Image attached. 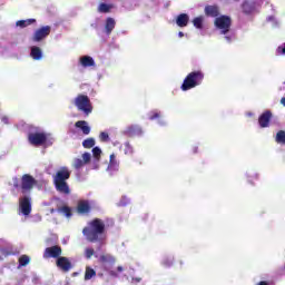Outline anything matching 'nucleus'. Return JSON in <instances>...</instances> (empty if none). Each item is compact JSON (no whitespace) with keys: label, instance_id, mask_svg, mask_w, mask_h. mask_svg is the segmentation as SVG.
Segmentation results:
<instances>
[{"label":"nucleus","instance_id":"9d476101","mask_svg":"<svg viewBox=\"0 0 285 285\" xmlns=\"http://www.w3.org/2000/svg\"><path fill=\"white\" fill-rule=\"evenodd\" d=\"M56 266H58L62 273H68L72 269V263L67 257H58Z\"/></svg>","mask_w":285,"mask_h":285},{"label":"nucleus","instance_id":"a19ab883","mask_svg":"<svg viewBox=\"0 0 285 285\" xmlns=\"http://www.w3.org/2000/svg\"><path fill=\"white\" fill-rule=\"evenodd\" d=\"M131 282H132V284H138V283L141 282V278L140 277H132Z\"/></svg>","mask_w":285,"mask_h":285},{"label":"nucleus","instance_id":"37998d69","mask_svg":"<svg viewBox=\"0 0 285 285\" xmlns=\"http://www.w3.org/2000/svg\"><path fill=\"white\" fill-rule=\"evenodd\" d=\"M257 285H268V283L263 281V282H259Z\"/></svg>","mask_w":285,"mask_h":285},{"label":"nucleus","instance_id":"f704fd0d","mask_svg":"<svg viewBox=\"0 0 285 285\" xmlns=\"http://www.w3.org/2000/svg\"><path fill=\"white\" fill-rule=\"evenodd\" d=\"M111 168H116L117 167V159H116V155L115 154H110V163H109Z\"/></svg>","mask_w":285,"mask_h":285},{"label":"nucleus","instance_id":"ddd939ff","mask_svg":"<svg viewBox=\"0 0 285 285\" xmlns=\"http://www.w3.org/2000/svg\"><path fill=\"white\" fill-rule=\"evenodd\" d=\"M142 131L141 128L138 125H130L125 130V135L128 137H137L141 136Z\"/></svg>","mask_w":285,"mask_h":285},{"label":"nucleus","instance_id":"8fccbe9b","mask_svg":"<svg viewBox=\"0 0 285 285\" xmlns=\"http://www.w3.org/2000/svg\"><path fill=\"white\" fill-rule=\"evenodd\" d=\"M50 213H55V209L50 210Z\"/></svg>","mask_w":285,"mask_h":285},{"label":"nucleus","instance_id":"bb28decb","mask_svg":"<svg viewBox=\"0 0 285 285\" xmlns=\"http://www.w3.org/2000/svg\"><path fill=\"white\" fill-rule=\"evenodd\" d=\"M275 142L278 145H282V146L285 145V131L284 130L276 132Z\"/></svg>","mask_w":285,"mask_h":285},{"label":"nucleus","instance_id":"aec40b11","mask_svg":"<svg viewBox=\"0 0 285 285\" xmlns=\"http://www.w3.org/2000/svg\"><path fill=\"white\" fill-rule=\"evenodd\" d=\"M115 26H117V22L112 18H107L105 30L107 35H110L112 30H115Z\"/></svg>","mask_w":285,"mask_h":285},{"label":"nucleus","instance_id":"cd10ccee","mask_svg":"<svg viewBox=\"0 0 285 285\" xmlns=\"http://www.w3.org/2000/svg\"><path fill=\"white\" fill-rule=\"evenodd\" d=\"M96 140L95 138H86V140L82 141V147L86 149H91L95 147Z\"/></svg>","mask_w":285,"mask_h":285},{"label":"nucleus","instance_id":"6ab92c4d","mask_svg":"<svg viewBox=\"0 0 285 285\" xmlns=\"http://www.w3.org/2000/svg\"><path fill=\"white\" fill-rule=\"evenodd\" d=\"M115 8L114 4H108L106 2H101L98 6V12L102 13V14H108V12H110V10H112Z\"/></svg>","mask_w":285,"mask_h":285},{"label":"nucleus","instance_id":"ea45409f","mask_svg":"<svg viewBox=\"0 0 285 285\" xmlns=\"http://www.w3.org/2000/svg\"><path fill=\"white\" fill-rule=\"evenodd\" d=\"M6 244V240L0 239V252L4 253L6 248H3V245Z\"/></svg>","mask_w":285,"mask_h":285},{"label":"nucleus","instance_id":"72a5a7b5","mask_svg":"<svg viewBox=\"0 0 285 285\" xmlns=\"http://www.w3.org/2000/svg\"><path fill=\"white\" fill-rule=\"evenodd\" d=\"M159 117H161V114H159L158 111H153L149 116V120L155 121V120L159 119Z\"/></svg>","mask_w":285,"mask_h":285},{"label":"nucleus","instance_id":"e433bc0d","mask_svg":"<svg viewBox=\"0 0 285 285\" xmlns=\"http://www.w3.org/2000/svg\"><path fill=\"white\" fill-rule=\"evenodd\" d=\"M81 160L85 161V163L91 161V154H89V153H83Z\"/></svg>","mask_w":285,"mask_h":285},{"label":"nucleus","instance_id":"79ce46f5","mask_svg":"<svg viewBox=\"0 0 285 285\" xmlns=\"http://www.w3.org/2000/svg\"><path fill=\"white\" fill-rule=\"evenodd\" d=\"M42 40H43L42 37H35V38H33V41H35V42H40V41H42Z\"/></svg>","mask_w":285,"mask_h":285},{"label":"nucleus","instance_id":"c9c22d12","mask_svg":"<svg viewBox=\"0 0 285 285\" xmlns=\"http://www.w3.org/2000/svg\"><path fill=\"white\" fill-rule=\"evenodd\" d=\"M99 140H101V142H107L108 141V134L107 132H99Z\"/></svg>","mask_w":285,"mask_h":285},{"label":"nucleus","instance_id":"2f4dec72","mask_svg":"<svg viewBox=\"0 0 285 285\" xmlns=\"http://www.w3.org/2000/svg\"><path fill=\"white\" fill-rule=\"evenodd\" d=\"M101 149L99 147L92 148V157L96 158V160H100Z\"/></svg>","mask_w":285,"mask_h":285},{"label":"nucleus","instance_id":"1a4fd4ad","mask_svg":"<svg viewBox=\"0 0 285 285\" xmlns=\"http://www.w3.org/2000/svg\"><path fill=\"white\" fill-rule=\"evenodd\" d=\"M19 209L21 210L22 215L29 216L31 214V197L23 196L19 198Z\"/></svg>","mask_w":285,"mask_h":285},{"label":"nucleus","instance_id":"4468645a","mask_svg":"<svg viewBox=\"0 0 285 285\" xmlns=\"http://www.w3.org/2000/svg\"><path fill=\"white\" fill-rule=\"evenodd\" d=\"M188 21H190L188 13H180L176 18V26H178V28H186V26H188Z\"/></svg>","mask_w":285,"mask_h":285},{"label":"nucleus","instance_id":"0eeeda50","mask_svg":"<svg viewBox=\"0 0 285 285\" xmlns=\"http://www.w3.org/2000/svg\"><path fill=\"white\" fill-rule=\"evenodd\" d=\"M28 142L35 147L43 146L47 142V135L46 132H29Z\"/></svg>","mask_w":285,"mask_h":285},{"label":"nucleus","instance_id":"412c9836","mask_svg":"<svg viewBox=\"0 0 285 285\" xmlns=\"http://www.w3.org/2000/svg\"><path fill=\"white\" fill-rule=\"evenodd\" d=\"M52 28L50 26H45L36 31L35 37H48L50 35Z\"/></svg>","mask_w":285,"mask_h":285},{"label":"nucleus","instance_id":"09e8293b","mask_svg":"<svg viewBox=\"0 0 285 285\" xmlns=\"http://www.w3.org/2000/svg\"><path fill=\"white\" fill-rule=\"evenodd\" d=\"M179 37H184V33H183V32H179Z\"/></svg>","mask_w":285,"mask_h":285},{"label":"nucleus","instance_id":"dca6fc26","mask_svg":"<svg viewBox=\"0 0 285 285\" xmlns=\"http://www.w3.org/2000/svg\"><path fill=\"white\" fill-rule=\"evenodd\" d=\"M75 128L82 130V134L86 136L91 132V127L88 126V121L79 120L75 122Z\"/></svg>","mask_w":285,"mask_h":285},{"label":"nucleus","instance_id":"7c9ffc66","mask_svg":"<svg viewBox=\"0 0 285 285\" xmlns=\"http://www.w3.org/2000/svg\"><path fill=\"white\" fill-rule=\"evenodd\" d=\"M94 255H95V249L92 248H86V250L83 252V256L86 257V259H91Z\"/></svg>","mask_w":285,"mask_h":285},{"label":"nucleus","instance_id":"a878e982","mask_svg":"<svg viewBox=\"0 0 285 285\" xmlns=\"http://www.w3.org/2000/svg\"><path fill=\"white\" fill-rule=\"evenodd\" d=\"M242 10H243L244 14H253L255 7H253V4H250V2H244L242 6Z\"/></svg>","mask_w":285,"mask_h":285},{"label":"nucleus","instance_id":"b1692460","mask_svg":"<svg viewBox=\"0 0 285 285\" xmlns=\"http://www.w3.org/2000/svg\"><path fill=\"white\" fill-rule=\"evenodd\" d=\"M57 212L59 214L65 215L67 218H71L72 217V208H70L68 206L59 207Z\"/></svg>","mask_w":285,"mask_h":285},{"label":"nucleus","instance_id":"f257e3e1","mask_svg":"<svg viewBox=\"0 0 285 285\" xmlns=\"http://www.w3.org/2000/svg\"><path fill=\"white\" fill-rule=\"evenodd\" d=\"M82 235L91 244H104L105 222L100 218L92 219L83 227Z\"/></svg>","mask_w":285,"mask_h":285},{"label":"nucleus","instance_id":"5701e85b","mask_svg":"<svg viewBox=\"0 0 285 285\" xmlns=\"http://www.w3.org/2000/svg\"><path fill=\"white\" fill-rule=\"evenodd\" d=\"M97 276V272L91 267H86V272L83 274V281H91Z\"/></svg>","mask_w":285,"mask_h":285},{"label":"nucleus","instance_id":"9b49d317","mask_svg":"<svg viewBox=\"0 0 285 285\" xmlns=\"http://www.w3.org/2000/svg\"><path fill=\"white\" fill-rule=\"evenodd\" d=\"M271 120H272V111L269 110L264 111L258 119L259 127L263 129L268 128Z\"/></svg>","mask_w":285,"mask_h":285},{"label":"nucleus","instance_id":"7ed1b4c3","mask_svg":"<svg viewBox=\"0 0 285 285\" xmlns=\"http://www.w3.org/2000/svg\"><path fill=\"white\" fill-rule=\"evenodd\" d=\"M204 81V72L203 71H193L187 75L186 79H184V82H181V91H187L193 88H196L197 86H200Z\"/></svg>","mask_w":285,"mask_h":285},{"label":"nucleus","instance_id":"c756f323","mask_svg":"<svg viewBox=\"0 0 285 285\" xmlns=\"http://www.w3.org/2000/svg\"><path fill=\"white\" fill-rule=\"evenodd\" d=\"M28 264H30V257L27 255L19 257V266H26Z\"/></svg>","mask_w":285,"mask_h":285},{"label":"nucleus","instance_id":"a211bd4d","mask_svg":"<svg viewBox=\"0 0 285 285\" xmlns=\"http://www.w3.org/2000/svg\"><path fill=\"white\" fill-rule=\"evenodd\" d=\"M80 66L83 68L95 67V60L89 56L80 57Z\"/></svg>","mask_w":285,"mask_h":285},{"label":"nucleus","instance_id":"4c0bfd02","mask_svg":"<svg viewBox=\"0 0 285 285\" xmlns=\"http://www.w3.org/2000/svg\"><path fill=\"white\" fill-rule=\"evenodd\" d=\"M278 55L285 56V43L276 49Z\"/></svg>","mask_w":285,"mask_h":285},{"label":"nucleus","instance_id":"de8ad7c7","mask_svg":"<svg viewBox=\"0 0 285 285\" xmlns=\"http://www.w3.org/2000/svg\"><path fill=\"white\" fill-rule=\"evenodd\" d=\"M3 122L7 124V117H3Z\"/></svg>","mask_w":285,"mask_h":285},{"label":"nucleus","instance_id":"f3484780","mask_svg":"<svg viewBox=\"0 0 285 285\" xmlns=\"http://www.w3.org/2000/svg\"><path fill=\"white\" fill-rule=\"evenodd\" d=\"M29 56L35 60V61H39L40 59H42V50L39 47H31V52L29 53Z\"/></svg>","mask_w":285,"mask_h":285},{"label":"nucleus","instance_id":"6e6552de","mask_svg":"<svg viewBox=\"0 0 285 285\" xmlns=\"http://www.w3.org/2000/svg\"><path fill=\"white\" fill-rule=\"evenodd\" d=\"M63 249L59 245H53L52 247H47L43 252V259H59Z\"/></svg>","mask_w":285,"mask_h":285},{"label":"nucleus","instance_id":"39448f33","mask_svg":"<svg viewBox=\"0 0 285 285\" xmlns=\"http://www.w3.org/2000/svg\"><path fill=\"white\" fill-rule=\"evenodd\" d=\"M37 186V179L30 174H24L21 176V184L13 183L16 189H21L22 195L30 193L33 187Z\"/></svg>","mask_w":285,"mask_h":285},{"label":"nucleus","instance_id":"a18cd8bd","mask_svg":"<svg viewBox=\"0 0 285 285\" xmlns=\"http://www.w3.org/2000/svg\"><path fill=\"white\" fill-rule=\"evenodd\" d=\"M281 104H282V106L285 107V98H282V99H281Z\"/></svg>","mask_w":285,"mask_h":285},{"label":"nucleus","instance_id":"20e7f679","mask_svg":"<svg viewBox=\"0 0 285 285\" xmlns=\"http://www.w3.org/2000/svg\"><path fill=\"white\" fill-rule=\"evenodd\" d=\"M73 106L83 114V116L88 117L92 114V102L87 95L79 94L73 99Z\"/></svg>","mask_w":285,"mask_h":285},{"label":"nucleus","instance_id":"423d86ee","mask_svg":"<svg viewBox=\"0 0 285 285\" xmlns=\"http://www.w3.org/2000/svg\"><path fill=\"white\" fill-rule=\"evenodd\" d=\"M232 23L233 20L228 16H220L214 21V26L217 30H220V35H227V32H230Z\"/></svg>","mask_w":285,"mask_h":285},{"label":"nucleus","instance_id":"473e14b6","mask_svg":"<svg viewBox=\"0 0 285 285\" xmlns=\"http://www.w3.org/2000/svg\"><path fill=\"white\" fill-rule=\"evenodd\" d=\"M125 155H134V147L129 142L125 144Z\"/></svg>","mask_w":285,"mask_h":285},{"label":"nucleus","instance_id":"49530a36","mask_svg":"<svg viewBox=\"0 0 285 285\" xmlns=\"http://www.w3.org/2000/svg\"><path fill=\"white\" fill-rule=\"evenodd\" d=\"M110 275L114 277H117V273L116 272H110Z\"/></svg>","mask_w":285,"mask_h":285},{"label":"nucleus","instance_id":"f8f14e48","mask_svg":"<svg viewBox=\"0 0 285 285\" xmlns=\"http://www.w3.org/2000/svg\"><path fill=\"white\" fill-rule=\"evenodd\" d=\"M205 14H206V17H212L214 19H217L220 14L219 7L215 6V4L214 6H210V4L206 6L205 7Z\"/></svg>","mask_w":285,"mask_h":285},{"label":"nucleus","instance_id":"f03ea898","mask_svg":"<svg viewBox=\"0 0 285 285\" xmlns=\"http://www.w3.org/2000/svg\"><path fill=\"white\" fill-rule=\"evenodd\" d=\"M70 169L68 167H61L56 175H53V187L61 195H70V186L68 185L67 180L70 179L71 176Z\"/></svg>","mask_w":285,"mask_h":285},{"label":"nucleus","instance_id":"c03bdc74","mask_svg":"<svg viewBox=\"0 0 285 285\" xmlns=\"http://www.w3.org/2000/svg\"><path fill=\"white\" fill-rule=\"evenodd\" d=\"M124 268L121 266L117 267V272L122 273Z\"/></svg>","mask_w":285,"mask_h":285},{"label":"nucleus","instance_id":"c85d7f7f","mask_svg":"<svg viewBox=\"0 0 285 285\" xmlns=\"http://www.w3.org/2000/svg\"><path fill=\"white\" fill-rule=\"evenodd\" d=\"M89 164L88 161L81 160L80 158H75L73 160V168L79 170L82 168L85 165Z\"/></svg>","mask_w":285,"mask_h":285},{"label":"nucleus","instance_id":"4be33fe9","mask_svg":"<svg viewBox=\"0 0 285 285\" xmlns=\"http://www.w3.org/2000/svg\"><path fill=\"white\" fill-rule=\"evenodd\" d=\"M32 23H37L36 19H27V20H18L16 22L17 28H28V26H32Z\"/></svg>","mask_w":285,"mask_h":285},{"label":"nucleus","instance_id":"393cba45","mask_svg":"<svg viewBox=\"0 0 285 285\" xmlns=\"http://www.w3.org/2000/svg\"><path fill=\"white\" fill-rule=\"evenodd\" d=\"M194 27L197 28V30L204 29V17L199 16L193 19Z\"/></svg>","mask_w":285,"mask_h":285},{"label":"nucleus","instance_id":"58836bf2","mask_svg":"<svg viewBox=\"0 0 285 285\" xmlns=\"http://www.w3.org/2000/svg\"><path fill=\"white\" fill-rule=\"evenodd\" d=\"M173 264L174 262L170 258H165V261H163V265L166 267H170Z\"/></svg>","mask_w":285,"mask_h":285},{"label":"nucleus","instance_id":"2eb2a0df","mask_svg":"<svg viewBox=\"0 0 285 285\" xmlns=\"http://www.w3.org/2000/svg\"><path fill=\"white\" fill-rule=\"evenodd\" d=\"M89 212H91V206L89 205L88 200H82L77 205V213L80 215H87Z\"/></svg>","mask_w":285,"mask_h":285}]
</instances>
